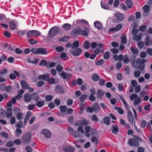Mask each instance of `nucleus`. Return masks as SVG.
Masks as SVG:
<instances>
[{
	"instance_id": "nucleus-1",
	"label": "nucleus",
	"mask_w": 152,
	"mask_h": 152,
	"mask_svg": "<svg viewBox=\"0 0 152 152\" xmlns=\"http://www.w3.org/2000/svg\"><path fill=\"white\" fill-rule=\"evenodd\" d=\"M31 51L35 54H41L43 55L47 54V51L45 48H32L31 50Z\"/></svg>"
},
{
	"instance_id": "nucleus-2",
	"label": "nucleus",
	"mask_w": 152,
	"mask_h": 152,
	"mask_svg": "<svg viewBox=\"0 0 152 152\" xmlns=\"http://www.w3.org/2000/svg\"><path fill=\"white\" fill-rule=\"evenodd\" d=\"M31 135L30 133H25L23 135L21 139L24 145H26L29 143L31 141Z\"/></svg>"
},
{
	"instance_id": "nucleus-3",
	"label": "nucleus",
	"mask_w": 152,
	"mask_h": 152,
	"mask_svg": "<svg viewBox=\"0 0 152 152\" xmlns=\"http://www.w3.org/2000/svg\"><path fill=\"white\" fill-rule=\"evenodd\" d=\"M130 99L132 101L134 100L133 104L135 106H137L140 103L141 98L138 96L136 94H132L130 96Z\"/></svg>"
},
{
	"instance_id": "nucleus-4",
	"label": "nucleus",
	"mask_w": 152,
	"mask_h": 152,
	"mask_svg": "<svg viewBox=\"0 0 152 152\" xmlns=\"http://www.w3.org/2000/svg\"><path fill=\"white\" fill-rule=\"evenodd\" d=\"M60 31L59 28L57 26H55L52 28L49 32V36L52 37L56 35Z\"/></svg>"
},
{
	"instance_id": "nucleus-5",
	"label": "nucleus",
	"mask_w": 152,
	"mask_h": 152,
	"mask_svg": "<svg viewBox=\"0 0 152 152\" xmlns=\"http://www.w3.org/2000/svg\"><path fill=\"white\" fill-rule=\"evenodd\" d=\"M85 130L86 131L85 135L87 137H89L91 134L94 135L93 134L96 132V130L94 129H92L91 130V128L90 126H86Z\"/></svg>"
},
{
	"instance_id": "nucleus-6",
	"label": "nucleus",
	"mask_w": 152,
	"mask_h": 152,
	"mask_svg": "<svg viewBox=\"0 0 152 152\" xmlns=\"http://www.w3.org/2000/svg\"><path fill=\"white\" fill-rule=\"evenodd\" d=\"M41 35V33L39 31L36 30H32L29 31L27 34V37L32 36H39Z\"/></svg>"
},
{
	"instance_id": "nucleus-7",
	"label": "nucleus",
	"mask_w": 152,
	"mask_h": 152,
	"mask_svg": "<svg viewBox=\"0 0 152 152\" xmlns=\"http://www.w3.org/2000/svg\"><path fill=\"white\" fill-rule=\"evenodd\" d=\"M81 52L82 49L80 48L72 49L70 50V53L73 56H76L81 55Z\"/></svg>"
},
{
	"instance_id": "nucleus-8",
	"label": "nucleus",
	"mask_w": 152,
	"mask_h": 152,
	"mask_svg": "<svg viewBox=\"0 0 152 152\" xmlns=\"http://www.w3.org/2000/svg\"><path fill=\"white\" fill-rule=\"evenodd\" d=\"M128 119L132 125H134L135 121L132 113L130 111L128 113Z\"/></svg>"
},
{
	"instance_id": "nucleus-9",
	"label": "nucleus",
	"mask_w": 152,
	"mask_h": 152,
	"mask_svg": "<svg viewBox=\"0 0 152 152\" xmlns=\"http://www.w3.org/2000/svg\"><path fill=\"white\" fill-rule=\"evenodd\" d=\"M82 32V29L78 28L76 29H73L71 32V34L72 36H76L78 35H80Z\"/></svg>"
},
{
	"instance_id": "nucleus-10",
	"label": "nucleus",
	"mask_w": 152,
	"mask_h": 152,
	"mask_svg": "<svg viewBox=\"0 0 152 152\" xmlns=\"http://www.w3.org/2000/svg\"><path fill=\"white\" fill-rule=\"evenodd\" d=\"M41 134H43L45 137L47 138H50L51 136V133L48 130L46 129H43L42 130Z\"/></svg>"
},
{
	"instance_id": "nucleus-11",
	"label": "nucleus",
	"mask_w": 152,
	"mask_h": 152,
	"mask_svg": "<svg viewBox=\"0 0 152 152\" xmlns=\"http://www.w3.org/2000/svg\"><path fill=\"white\" fill-rule=\"evenodd\" d=\"M129 144L132 146L137 147L139 145V142L136 140L132 138L129 141Z\"/></svg>"
},
{
	"instance_id": "nucleus-12",
	"label": "nucleus",
	"mask_w": 152,
	"mask_h": 152,
	"mask_svg": "<svg viewBox=\"0 0 152 152\" xmlns=\"http://www.w3.org/2000/svg\"><path fill=\"white\" fill-rule=\"evenodd\" d=\"M63 150L66 152H74L75 149L74 147L70 145H66L64 146Z\"/></svg>"
},
{
	"instance_id": "nucleus-13",
	"label": "nucleus",
	"mask_w": 152,
	"mask_h": 152,
	"mask_svg": "<svg viewBox=\"0 0 152 152\" xmlns=\"http://www.w3.org/2000/svg\"><path fill=\"white\" fill-rule=\"evenodd\" d=\"M62 77L64 79H69L72 77V75L69 73H67L64 72H63L61 75Z\"/></svg>"
},
{
	"instance_id": "nucleus-14",
	"label": "nucleus",
	"mask_w": 152,
	"mask_h": 152,
	"mask_svg": "<svg viewBox=\"0 0 152 152\" xmlns=\"http://www.w3.org/2000/svg\"><path fill=\"white\" fill-rule=\"evenodd\" d=\"M104 93L102 90H98L96 93V97L98 99H99L101 100L102 99V96L104 95Z\"/></svg>"
},
{
	"instance_id": "nucleus-15",
	"label": "nucleus",
	"mask_w": 152,
	"mask_h": 152,
	"mask_svg": "<svg viewBox=\"0 0 152 152\" xmlns=\"http://www.w3.org/2000/svg\"><path fill=\"white\" fill-rule=\"evenodd\" d=\"M49 77L48 74H45L42 75H40L38 77V78L39 80H43L45 81H48V80Z\"/></svg>"
},
{
	"instance_id": "nucleus-16",
	"label": "nucleus",
	"mask_w": 152,
	"mask_h": 152,
	"mask_svg": "<svg viewBox=\"0 0 152 152\" xmlns=\"http://www.w3.org/2000/svg\"><path fill=\"white\" fill-rule=\"evenodd\" d=\"M145 44L147 46L152 45V40L148 36H147L146 37Z\"/></svg>"
},
{
	"instance_id": "nucleus-17",
	"label": "nucleus",
	"mask_w": 152,
	"mask_h": 152,
	"mask_svg": "<svg viewBox=\"0 0 152 152\" xmlns=\"http://www.w3.org/2000/svg\"><path fill=\"white\" fill-rule=\"evenodd\" d=\"M115 18L119 21L122 20L124 18V15L121 13H118L115 15Z\"/></svg>"
},
{
	"instance_id": "nucleus-18",
	"label": "nucleus",
	"mask_w": 152,
	"mask_h": 152,
	"mask_svg": "<svg viewBox=\"0 0 152 152\" xmlns=\"http://www.w3.org/2000/svg\"><path fill=\"white\" fill-rule=\"evenodd\" d=\"M12 110L11 108L7 109L6 110V115L7 118L9 119L12 116Z\"/></svg>"
},
{
	"instance_id": "nucleus-19",
	"label": "nucleus",
	"mask_w": 152,
	"mask_h": 152,
	"mask_svg": "<svg viewBox=\"0 0 152 152\" xmlns=\"http://www.w3.org/2000/svg\"><path fill=\"white\" fill-rule=\"evenodd\" d=\"M32 115V113L31 112H29L26 113L24 120V124L25 125L26 124L30 117Z\"/></svg>"
},
{
	"instance_id": "nucleus-20",
	"label": "nucleus",
	"mask_w": 152,
	"mask_h": 152,
	"mask_svg": "<svg viewBox=\"0 0 152 152\" xmlns=\"http://www.w3.org/2000/svg\"><path fill=\"white\" fill-rule=\"evenodd\" d=\"M119 98L121 99L122 102H123L124 104V105L125 108L126 109H128L129 108V107L127 104L125 100L124 97L121 95L119 96Z\"/></svg>"
},
{
	"instance_id": "nucleus-21",
	"label": "nucleus",
	"mask_w": 152,
	"mask_h": 152,
	"mask_svg": "<svg viewBox=\"0 0 152 152\" xmlns=\"http://www.w3.org/2000/svg\"><path fill=\"white\" fill-rule=\"evenodd\" d=\"M32 97L33 100L35 101L36 102L39 99V96L37 93L35 92L33 93L32 95Z\"/></svg>"
},
{
	"instance_id": "nucleus-22",
	"label": "nucleus",
	"mask_w": 152,
	"mask_h": 152,
	"mask_svg": "<svg viewBox=\"0 0 152 152\" xmlns=\"http://www.w3.org/2000/svg\"><path fill=\"white\" fill-rule=\"evenodd\" d=\"M94 25L95 27L98 29H101L102 28V26L99 21H96L94 23Z\"/></svg>"
},
{
	"instance_id": "nucleus-23",
	"label": "nucleus",
	"mask_w": 152,
	"mask_h": 152,
	"mask_svg": "<svg viewBox=\"0 0 152 152\" xmlns=\"http://www.w3.org/2000/svg\"><path fill=\"white\" fill-rule=\"evenodd\" d=\"M21 85L22 88L24 89H27L29 87L28 83L24 80H23L21 82Z\"/></svg>"
},
{
	"instance_id": "nucleus-24",
	"label": "nucleus",
	"mask_w": 152,
	"mask_h": 152,
	"mask_svg": "<svg viewBox=\"0 0 152 152\" xmlns=\"http://www.w3.org/2000/svg\"><path fill=\"white\" fill-rule=\"evenodd\" d=\"M104 123L107 125H109L110 123V118L109 116H106L103 118Z\"/></svg>"
},
{
	"instance_id": "nucleus-25",
	"label": "nucleus",
	"mask_w": 152,
	"mask_h": 152,
	"mask_svg": "<svg viewBox=\"0 0 152 152\" xmlns=\"http://www.w3.org/2000/svg\"><path fill=\"white\" fill-rule=\"evenodd\" d=\"M142 37V33H140L137 35H134L133 37V39L136 41H138L140 40Z\"/></svg>"
},
{
	"instance_id": "nucleus-26",
	"label": "nucleus",
	"mask_w": 152,
	"mask_h": 152,
	"mask_svg": "<svg viewBox=\"0 0 152 152\" xmlns=\"http://www.w3.org/2000/svg\"><path fill=\"white\" fill-rule=\"evenodd\" d=\"M93 110L94 111H99V106L97 103H95L92 107Z\"/></svg>"
},
{
	"instance_id": "nucleus-27",
	"label": "nucleus",
	"mask_w": 152,
	"mask_h": 152,
	"mask_svg": "<svg viewBox=\"0 0 152 152\" xmlns=\"http://www.w3.org/2000/svg\"><path fill=\"white\" fill-rule=\"evenodd\" d=\"M10 29L12 30H14L16 28V23L14 21H12L10 23Z\"/></svg>"
},
{
	"instance_id": "nucleus-28",
	"label": "nucleus",
	"mask_w": 152,
	"mask_h": 152,
	"mask_svg": "<svg viewBox=\"0 0 152 152\" xmlns=\"http://www.w3.org/2000/svg\"><path fill=\"white\" fill-rule=\"evenodd\" d=\"M79 43L78 41H74L72 44V48L74 49L76 48H78L79 47Z\"/></svg>"
},
{
	"instance_id": "nucleus-29",
	"label": "nucleus",
	"mask_w": 152,
	"mask_h": 152,
	"mask_svg": "<svg viewBox=\"0 0 152 152\" xmlns=\"http://www.w3.org/2000/svg\"><path fill=\"white\" fill-rule=\"evenodd\" d=\"M150 8L147 5H145L143 7V9L144 12V15H146L147 13L149 12Z\"/></svg>"
},
{
	"instance_id": "nucleus-30",
	"label": "nucleus",
	"mask_w": 152,
	"mask_h": 152,
	"mask_svg": "<svg viewBox=\"0 0 152 152\" xmlns=\"http://www.w3.org/2000/svg\"><path fill=\"white\" fill-rule=\"evenodd\" d=\"M62 27L65 30L67 31L71 27V25L68 23H66L63 24Z\"/></svg>"
},
{
	"instance_id": "nucleus-31",
	"label": "nucleus",
	"mask_w": 152,
	"mask_h": 152,
	"mask_svg": "<svg viewBox=\"0 0 152 152\" xmlns=\"http://www.w3.org/2000/svg\"><path fill=\"white\" fill-rule=\"evenodd\" d=\"M99 137L97 136L96 137L94 136L92 137L91 139V141L93 142H94L96 145L99 143L98 141Z\"/></svg>"
},
{
	"instance_id": "nucleus-32",
	"label": "nucleus",
	"mask_w": 152,
	"mask_h": 152,
	"mask_svg": "<svg viewBox=\"0 0 152 152\" xmlns=\"http://www.w3.org/2000/svg\"><path fill=\"white\" fill-rule=\"evenodd\" d=\"M121 43L122 44H125L127 42V39L126 37V36L124 34H123L121 37Z\"/></svg>"
},
{
	"instance_id": "nucleus-33",
	"label": "nucleus",
	"mask_w": 152,
	"mask_h": 152,
	"mask_svg": "<svg viewBox=\"0 0 152 152\" xmlns=\"http://www.w3.org/2000/svg\"><path fill=\"white\" fill-rule=\"evenodd\" d=\"M24 98L25 101L26 102H30L31 99V96L30 94H25Z\"/></svg>"
},
{
	"instance_id": "nucleus-34",
	"label": "nucleus",
	"mask_w": 152,
	"mask_h": 152,
	"mask_svg": "<svg viewBox=\"0 0 152 152\" xmlns=\"http://www.w3.org/2000/svg\"><path fill=\"white\" fill-rule=\"evenodd\" d=\"M83 46L85 49H88L90 48V43L88 41H86L83 43Z\"/></svg>"
},
{
	"instance_id": "nucleus-35",
	"label": "nucleus",
	"mask_w": 152,
	"mask_h": 152,
	"mask_svg": "<svg viewBox=\"0 0 152 152\" xmlns=\"http://www.w3.org/2000/svg\"><path fill=\"white\" fill-rule=\"evenodd\" d=\"M92 80L95 82L97 81L99 78V77L97 74H94L92 76Z\"/></svg>"
},
{
	"instance_id": "nucleus-36",
	"label": "nucleus",
	"mask_w": 152,
	"mask_h": 152,
	"mask_svg": "<svg viewBox=\"0 0 152 152\" xmlns=\"http://www.w3.org/2000/svg\"><path fill=\"white\" fill-rule=\"evenodd\" d=\"M68 56L66 53L64 52H62L60 55V58L63 59L64 61H65L67 58Z\"/></svg>"
},
{
	"instance_id": "nucleus-37",
	"label": "nucleus",
	"mask_w": 152,
	"mask_h": 152,
	"mask_svg": "<svg viewBox=\"0 0 152 152\" xmlns=\"http://www.w3.org/2000/svg\"><path fill=\"white\" fill-rule=\"evenodd\" d=\"M60 111L61 113H65L67 110V108L65 105H61L59 107Z\"/></svg>"
},
{
	"instance_id": "nucleus-38",
	"label": "nucleus",
	"mask_w": 152,
	"mask_h": 152,
	"mask_svg": "<svg viewBox=\"0 0 152 152\" xmlns=\"http://www.w3.org/2000/svg\"><path fill=\"white\" fill-rule=\"evenodd\" d=\"M36 103V106L38 107H43L45 104L44 102L42 101H37Z\"/></svg>"
},
{
	"instance_id": "nucleus-39",
	"label": "nucleus",
	"mask_w": 152,
	"mask_h": 152,
	"mask_svg": "<svg viewBox=\"0 0 152 152\" xmlns=\"http://www.w3.org/2000/svg\"><path fill=\"white\" fill-rule=\"evenodd\" d=\"M87 95L82 94L80 97V100L81 102H83L85 100L87 99Z\"/></svg>"
},
{
	"instance_id": "nucleus-40",
	"label": "nucleus",
	"mask_w": 152,
	"mask_h": 152,
	"mask_svg": "<svg viewBox=\"0 0 152 152\" xmlns=\"http://www.w3.org/2000/svg\"><path fill=\"white\" fill-rule=\"evenodd\" d=\"M123 62L126 64H128L129 62V56L127 55H125L123 57Z\"/></svg>"
},
{
	"instance_id": "nucleus-41",
	"label": "nucleus",
	"mask_w": 152,
	"mask_h": 152,
	"mask_svg": "<svg viewBox=\"0 0 152 152\" xmlns=\"http://www.w3.org/2000/svg\"><path fill=\"white\" fill-rule=\"evenodd\" d=\"M112 133L113 134H116L117 133L118 130L119 128L117 125H114L113 127Z\"/></svg>"
},
{
	"instance_id": "nucleus-42",
	"label": "nucleus",
	"mask_w": 152,
	"mask_h": 152,
	"mask_svg": "<svg viewBox=\"0 0 152 152\" xmlns=\"http://www.w3.org/2000/svg\"><path fill=\"white\" fill-rule=\"evenodd\" d=\"M76 22V23L80 24L81 23H84L86 24L88 23V22L87 21L85 20H77L76 21L74 22L73 23V24H75V23Z\"/></svg>"
},
{
	"instance_id": "nucleus-43",
	"label": "nucleus",
	"mask_w": 152,
	"mask_h": 152,
	"mask_svg": "<svg viewBox=\"0 0 152 152\" xmlns=\"http://www.w3.org/2000/svg\"><path fill=\"white\" fill-rule=\"evenodd\" d=\"M8 72V71L6 68H4L0 71V74L2 76L5 75Z\"/></svg>"
},
{
	"instance_id": "nucleus-44",
	"label": "nucleus",
	"mask_w": 152,
	"mask_h": 152,
	"mask_svg": "<svg viewBox=\"0 0 152 152\" xmlns=\"http://www.w3.org/2000/svg\"><path fill=\"white\" fill-rule=\"evenodd\" d=\"M101 5L102 8L106 10H108L110 8L109 6L107 4L101 2Z\"/></svg>"
},
{
	"instance_id": "nucleus-45",
	"label": "nucleus",
	"mask_w": 152,
	"mask_h": 152,
	"mask_svg": "<svg viewBox=\"0 0 152 152\" xmlns=\"http://www.w3.org/2000/svg\"><path fill=\"white\" fill-rule=\"evenodd\" d=\"M69 39L68 37L65 36L63 37H61L59 39V41L60 42H66L68 41Z\"/></svg>"
},
{
	"instance_id": "nucleus-46",
	"label": "nucleus",
	"mask_w": 152,
	"mask_h": 152,
	"mask_svg": "<svg viewBox=\"0 0 152 152\" xmlns=\"http://www.w3.org/2000/svg\"><path fill=\"white\" fill-rule=\"evenodd\" d=\"M24 117L23 114L21 113H18L16 115L17 118L18 120L22 119Z\"/></svg>"
},
{
	"instance_id": "nucleus-47",
	"label": "nucleus",
	"mask_w": 152,
	"mask_h": 152,
	"mask_svg": "<svg viewBox=\"0 0 152 152\" xmlns=\"http://www.w3.org/2000/svg\"><path fill=\"white\" fill-rule=\"evenodd\" d=\"M131 50L132 53L134 54H137L139 52L138 49L134 47H131Z\"/></svg>"
},
{
	"instance_id": "nucleus-48",
	"label": "nucleus",
	"mask_w": 152,
	"mask_h": 152,
	"mask_svg": "<svg viewBox=\"0 0 152 152\" xmlns=\"http://www.w3.org/2000/svg\"><path fill=\"white\" fill-rule=\"evenodd\" d=\"M80 35H83L85 36H87L88 35V29H86L83 30L82 29V32Z\"/></svg>"
},
{
	"instance_id": "nucleus-49",
	"label": "nucleus",
	"mask_w": 152,
	"mask_h": 152,
	"mask_svg": "<svg viewBox=\"0 0 152 152\" xmlns=\"http://www.w3.org/2000/svg\"><path fill=\"white\" fill-rule=\"evenodd\" d=\"M126 4L129 8H131L133 5L132 3L131 0H126Z\"/></svg>"
},
{
	"instance_id": "nucleus-50",
	"label": "nucleus",
	"mask_w": 152,
	"mask_h": 152,
	"mask_svg": "<svg viewBox=\"0 0 152 152\" xmlns=\"http://www.w3.org/2000/svg\"><path fill=\"white\" fill-rule=\"evenodd\" d=\"M141 72L139 71L136 70L134 73V76L136 77H139L141 75Z\"/></svg>"
},
{
	"instance_id": "nucleus-51",
	"label": "nucleus",
	"mask_w": 152,
	"mask_h": 152,
	"mask_svg": "<svg viewBox=\"0 0 152 152\" xmlns=\"http://www.w3.org/2000/svg\"><path fill=\"white\" fill-rule=\"evenodd\" d=\"M145 43L143 42H139L137 44L138 48L140 49H142L144 46Z\"/></svg>"
},
{
	"instance_id": "nucleus-52",
	"label": "nucleus",
	"mask_w": 152,
	"mask_h": 152,
	"mask_svg": "<svg viewBox=\"0 0 152 152\" xmlns=\"http://www.w3.org/2000/svg\"><path fill=\"white\" fill-rule=\"evenodd\" d=\"M26 32V31L25 30H18L16 32L19 35L22 36Z\"/></svg>"
},
{
	"instance_id": "nucleus-53",
	"label": "nucleus",
	"mask_w": 152,
	"mask_h": 152,
	"mask_svg": "<svg viewBox=\"0 0 152 152\" xmlns=\"http://www.w3.org/2000/svg\"><path fill=\"white\" fill-rule=\"evenodd\" d=\"M104 58L105 59H107L110 58V53L109 51H106L105 52Z\"/></svg>"
},
{
	"instance_id": "nucleus-54",
	"label": "nucleus",
	"mask_w": 152,
	"mask_h": 152,
	"mask_svg": "<svg viewBox=\"0 0 152 152\" xmlns=\"http://www.w3.org/2000/svg\"><path fill=\"white\" fill-rule=\"evenodd\" d=\"M45 99L47 101H50L53 99V96L52 95H47L45 97Z\"/></svg>"
},
{
	"instance_id": "nucleus-55",
	"label": "nucleus",
	"mask_w": 152,
	"mask_h": 152,
	"mask_svg": "<svg viewBox=\"0 0 152 152\" xmlns=\"http://www.w3.org/2000/svg\"><path fill=\"white\" fill-rule=\"evenodd\" d=\"M16 126L18 128H22L23 125L22 121H19L18 123L16 125Z\"/></svg>"
},
{
	"instance_id": "nucleus-56",
	"label": "nucleus",
	"mask_w": 152,
	"mask_h": 152,
	"mask_svg": "<svg viewBox=\"0 0 152 152\" xmlns=\"http://www.w3.org/2000/svg\"><path fill=\"white\" fill-rule=\"evenodd\" d=\"M135 88V92L136 93L139 92L141 90V86H140L138 85L136 86Z\"/></svg>"
},
{
	"instance_id": "nucleus-57",
	"label": "nucleus",
	"mask_w": 152,
	"mask_h": 152,
	"mask_svg": "<svg viewBox=\"0 0 152 152\" xmlns=\"http://www.w3.org/2000/svg\"><path fill=\"white\" fill-rule=\"evenodd\" d=\"M47 81H48L49 84H54L56 83L55 81V80L54 78H50L49 77L48 80Z\"/></svg>"
},
{
	"instance_id": "nucleus-58",
	"label": "nucleus",
	"mask_w": 152,
	"mask_h": 152,
	"mask_svg": "<svg viewBox=\"0 0 152 152\" xmlns=\"http://www.w3.org/2000/svg\"><path fill=\"white\" fill-rule=\"evenodd\" d=\"M81 122L82 124L84 126H86L88 124V122L85 119H83L81 120Z\"/></svg>"
},
{
	"instance_id": "nucleus-59",
	"label": "nucleus",
	"mask_w": 152,
	"mask_h": 152,
	"mask_svg": "<svg viewBox=\"0 0 152 152\" xmlns=\"http://www.w3.org/2000/svg\"><path fill=\"white\" fill-rule=\"evenodd\" d=\"M47 64V61L44 60H42L41 61L39 65L40 66L41 65H44L45 66H46Z\"/></svg>"
},
{
	"instance_id": "nucleus-60",
	"label": "nucleus",
	"mask_w": 152,
	"mask_h": 152,
	"mask_svg": "<svg viewBox=\"0 0 152 152\" xmlns=\"http://www.w3.org/2000/svg\"><path fill=\"white\" fill-rule=\"evenodd\" d=\"M77 129L79 132H81L83 134L85 133V131L83 129V126H82L81 125L78 126Z\"/></svg>"
},
{
	"instance_id": "nucleus-61",
	"label": "nucleus",
	"mask_w": 152,
	"mask_h": 152,
	"mask_svg": "<svg viewBox=\"0 0 152 152\" xmlns=\"http://www.w3.org/2000/svg\"><path fill=\"white\" fill-rule=\"evenodd\" d=\"M12 90L11 87L9 86H6L4 91H6L7 92H10Z\"/></svg>"
},
{
	"instance_id": "nucleus-62",
	"label": "nucleus",
	"mask_w": 152,
	"mask_h": 152,
	"mask_svg": "<svg viewBox=\"0 0 152 152\" xmlns=\"http://www.w3.org/2000/svg\"><path fill=\"white\" fill-rule=\"evenodd\" d=\"M28 42L31 45H34L35 44L37 43V41H34V39H29L28 40Z\"/></svg>"
},
{
	"instance_id": "nucleus-63",
	"label": "nucleus",
	"mask_w": 152,
	"mask_h": 152,
	"mask_svg": "<svg viewBox=\"0 0 152 152\" xmlns=\"http://www.w3.org/2000/svg\"><path fill=\"white\" fill-rule=\"evenodd\" d=\"M138 31L139 30L138 29L134 28L132 30V35H135L137 34Z\"/></svg>"
},
{
	"instance_id": "nucleus-64",
	"label": "nucleus",
	"mask_w": 152,
	"mask_h": 152,
	"mask_svg": "<svg viewBox=\"0 0 152 152\" xmlns=\"http://www.w3.org/2000/svg\"><path fill=\"white\" fill-rule=\"evenodd\" d=\"M64 49V48L62 46L57 47L56 48V50L58 52H61Z\"/></svg>"
}]
</instances>
